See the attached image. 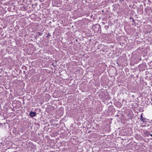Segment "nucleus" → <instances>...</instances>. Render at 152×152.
<instances>
[{
    "label": "nucleus",
    "mask_w": 152,
    "mask_h": 152,
    "mask_svg": "<svg viewBox=\"0 0 152 152\" xmlns=\"http://www.w3.org/2000/svg\"><path fill=\"white\" fill-rule=\"evenodd\" d=\"M132 22H134L135 20H134V19H132Z\"/></svg>",
    "instance_id": "11"
},
{
    "label": "nucleus",
    "mask_w": 152,
    "mask_h": 152,
    "mask_svg": "<svg viewBox=\"0 0 152 152\" xmlns=\"http://www.w3.org/2000/svg\"><path fill=\"white\" fill-rule=\"evenodd\" d=\"M140 120L141 121L143 122H146V119L144 118L142 116V115H141L140 116Z\"/></svg>",
    "instance_id": "4"
},
{
    "label": "nucleus",
    "mask_w": 152,
    "mask_h": 152,
    "mask_svg": "<svg viewBox=\"0 0 152 152\" xmlns=\"http://www.w3.org/2000/svg\"><path fill=\"white\" fill-rule=\"evenodd\" d=\"M105 143H107V142H105Z\"/></svg>",
    "instance_id": "15"
},
{
    "label": "nucleus",
    "mask_w": 152,
    "mask_h": 152,
    "mask_svg": "<svg viewBox=\"0 0 152 152\" xmlns=\"http://www.w3.org/2000/svg\"><path fill=\"white\" fill-rule=\"evenodd\" d=\"M105 151H110L108 150L107 149V150H105Z\"/></svg>",
    "instance_id": "12"
},
{
    "label": "nucleus",
    "mask_w": 152,
    "mask_h": 152,
    "mask_svg": "<svg viewBox=\"0 0 152 152\" xmlns=\"http://www.w3.org/2000/svg\"><path fill=\"white\" fill-rule=\"evenodd\" d=\"M93 29L95 32H97L100 30V26L99 24H96L93 26Z\"/></svg>",
    "instance_id": "1"
},
{
    "label": "nucleus",
    "mask_w": 152,
    "mask_h": 152,
    "mask_svg": "<svg viewBox=\"0 0 152 152\" xmlns=\"http://www.w3.org/2000/svg\"><path fill=\"white\" fill-rule=\"evenodd\" d=\"M29 115L31 117H34L36 115V112L31 111L29 113Z\"/></svg>",
    "instance_id": "2"
},
{
    "label": "nucleus",
    "mask_w": 152,
    "mask_h": 152,
    "mask_svg": "<svg viewBox=\"0 0 152 152\" xmlns=\"http://www.w3.org/2000/svg\"><path fill=\"white\" fill-rule=\"evenodd\" d=\"M149 132L148 131H146L144 133V134L145 135L147 136H149Z\"/></svg>",
    "instance_id": "5"
},
{
    "label": "nucleus",
    "mask_w": 152,
    "mask_h": 152,
    "mask_svg": "<svg viewBox=\"0 0 152 152\" xmlns=\"http://www.w3.org/2000/svg\"><path fill=\"white\" fill-rule=\"evenodd\" d=\"M37 34H38V36H41L42 35V34H43V33H40L39 32H38L37 33Z\"/></svg>",
    "instance_id": "7"
},
{
    "label": "nucleus",
    "mask_w": 152,
    "mask_h": 152,
    "mask_svg": "<svg viewBox=\"0 0 152 152\" xmlns=\"http://www.w3.org/2000/svg\"><path fill=\"white\" fill-rule=\"evenodd\" d=\"M111 144V143H110V142H109L108 143H107V147H106V146H105V148H108L110 146V144Z\"/></svg>",
    "instance_id": "6"
},
{
    "label": "nucleus",
    "mask_w": 152,
    "mask_h": 152,
    "mask_svg": "<svg viewBox=\"0 0 152 152\" xmlns=\"http://www.w3.org/2000/svg\"><path fill=\"white\" fill-rule=\"evenodd\" d=\"M105 92V99H108L109 98V94L107 93V91H106Z\"/></svg>",
    "instance_id": "3"
},
{
    "label": "nucleus",
    "mask_w": 152,
    "mask_h": 152,
    "mask_svg": "<svg viewBox=\"0 0 152 152\" xmlns=\"http://www.w3.org/2000/svg\"><path fill=\"white\" fill-rule=\"evenodd\" d=\"M150 135L151 136V137H152V134H150Z\"/></svg>",
    "instance_id": "13"
},
{
    "label": "nucleus",
    "mask_w": 152,
    "mask_h": 152,
    "mask_svg": "<svg viewBox=\"0 0 152 152\" xmlns=\"http://www.w3.org/2000/svg\"><path fill=\"white\" fill-rule=\"evenodd\" d=\"M103 78H102V79H101V83H104V80H103Z\"/></svg>",
    "instance_id": "9"
},
{
    "label": "nucleus",
    "mask_w": 152,
    "mask_h": 152,
    "mask_svg": "<svg viewBox=\"0 0 152 152\" xmlns=\"http://www.w3.org/2000/svg\"><path fill=\"white\" fill-rule=\"evenodd\" d=\"M50 34H49V33H48L47 34V35L46 36V37H50Z\"/></svg>",
    "instance_id": "8"
},
{
    "label": "nucleus",
    "mask_w": 152,
    "mask_h": 152,
    "mask_svg": "<svg viewBox=\"0 0 152 152\" xmlns=\"http://www.w3.org/2000/svg\"><path fill=\"white\" fill-rule=\"evenodd\" d=\"M141 60V58H140V60Z\"/></svg>",
    "instance_id": "14"
},
{
    "label": "nucleus",
    "mask_w": 152,
    "mask_h": 152,
    "mask_svg": "<svg viewBox=\"0 0 152 152\" xmlns=\"http://www.w3.org/2000/svg\"><path fill=\"white\" fill-rule=\"evenodd\" d=\"M133 19V18H132V17H130V18H129V19H130V20H131V19H132H132Z\"/></svg>",
    "instance_id": "10"
}]
</instances>
